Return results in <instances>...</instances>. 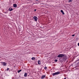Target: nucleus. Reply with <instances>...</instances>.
<instances>
[{
  "label": "nucleus",
  "mask_w": 79,
  "mask_h": 79,
  "mask_svg": "<svg viewBox=\"0 0 79 79\" xmlns=\"http://www.w3.org/2000/svg\"><path fill=\"white\" fill-rule=\"evenodd\" d=\"M36 1H39V0H35Z\"/></svg>",
  "instance_id": "22"
},
{
  "label": "nucleus",
  "mask_w": 79,
  "mask_h": 79,
  "mask_svg": "<svg viewBox=\"0 0 79 79\" xmlns=\"http://www.w3.org/2000/svg\"><path fill=\"white\" fill-rule=\"evenodd\" d=\"M60 12H61V13H62L63 12V10H60Z\"/></svg>",
  "instance_id": "14"
},
{
  "label": "nucleus",
  "mask_w": 79,
  "mask_h": 79,
  "mask_svg": "<svg viewBox=\"0 0 79 79\" xmlns=\"http://www.w3.org/2000/svg\"><path fill=\"white\" fill-rule=\"evenodd\" d=\"M27 73H25L24 75V77H27Z\"/></svg>",
  "instance_id": "9"
},
{
  "label": "nucleus",
  "mask_w": 79,
  "mask_h": 79,
  "mask_svg": "<svg viewBox=\"0 0 79 79\" xmlns=\"http://www.w3.org/2000/svg\"><path fill=\"white\" fill-rule=\"evenodd\" d=\"M38 63L39 64H41V62L40 60H38Z\"/></svg>",
  "instance_id": "8"
},
{
  "label": "nucleus",
  "mask_w": 79,
  "mask_h": 79,
  "mask_svg": "<svg viewBox=\"0 0 79 79\" xmlns=\"http://www.w3.org/2000/svg\"><path fill=\"white\" fill-rule=\"evenodd\" d=\"M4 13H5V14L6 13V12H5Z\"/></svg>",
  "instance_id": "23"
},
{
  "label": "nucleus",
  "mask_w": 79,
  "mask_h": 79,
  "mask_svg": "<svg viewBox=\"0 0 79 79\" xmlns=\"http://www.w3.org/2000/svg\"><path fill=\"white\" fill-rule=\"evenodd\" d=\"M79 61V59H78V60H76V61Z\"/></svg>",
  "instance_id": "19"
},
{
  "label": "nucleus",
  "mask_w": 79,
  "mask_h": 79,
  "mask_svg": "<svg viewBox=\"0 0 79 79\" xmlns=\"http://www.w3.org/2000/svg\"><path fill=\"white\" fill-rule=\"evenodd\" d=\"M10 69H9V68H8L7 69V71H8V70H9Z\"/></svg>",
  "instance_id": "15"
},
{
  "label": "nucleus",
  "mask_w": 79,
  "mask_h": 79,
  "mask_svg": "<svg viewBox=\"0 0 79 79\" xmlns=\"http://www.w3.org/2000/svg\"><path fill=\"white\" fill-rule=\"evenodd\" d=\"M74 35H72V37H74Z\"/></svg>",
  "instance_id": "18"
},
{
  "label": "nucleus",
  "mask_w": 79,
  "mask_h": 79,
  "mask_svg": "<svg viewBox=\"0 0 79 79\" xmlns=\"http://www.w3.org/2000/svg\"><path fill=\"white\" fill-rule=\"evenodd\" d=\"M64 56H65V54H61L58 55L57 56V57H58V58H61L62 57Z\"/></svg>",
  "instance_id": "2"
},
{
  "label": "nucleus",
  "mask_w": 79,
  "mask_h": 79,
  "mask_svg": "<svg viewBox=\"0 0 79 79\" xmlns=\"http://www.w3.org/2000/svg\"><path fill=\"white\" fill-rule=\"evenodd\" d=\"M72 2V0H69V2Z\"/></svg>",
  "instance_id": "13"
},
{
  "label": "nucleus",
  "mask_w": 79,
  "mask_h": 79,
  "mask_svg": "<svg viewBox=\"0 0 79 79\" xmlns=\"http://www.w3.org/2000/svg\"><path fill=\"white\" fill-rule=\"evenodd\" d=\"M78 46H79V43H78Z\"/></svg>",
  "instance_id": "20"
},
{
  "label": "nucleus",
  "mask_w": 79,
  "mask_h": 79,
  "mask_svg": "<svg viewBox=\"0 0 79 79\" xmlns=\"http://www.w3.org/2000/svg\"><path fill=\"white\" fill-rule=\"evenodd\" d=\"M2 64L3 65V66H6V63L5 62H2Z\"/></svg>",
  "instance_id": "4"
},
{
  "label": "nucleus",
  "mask_w": 79,
  "mask_h": 79,
  "mask_svg": "<svg viewBox=\"0 0 79 79\" xmlns=\"http://www.w3.org/2000/svg\"><path fill=\"white\" fill-rule=\"evenodd\" d=\"M35 57L31 58V60H35Z\"/></svg>",
  "instance_id": "10"
},
{
  "label": "nucleus",
  "mask_w": 79,
  "mask_h": 79,
  "mask_svg": "<svg viewBox=\"0 0 79 79\" xmlns=\"http://www.w3.org/2000/svg\"><path fill=\"white\" fill-rule=\"evenodd\" d=\"M60 74V72L58 71L56 72H55V73H54L52 74V76H55V75H58V74Z\"/></svg>",
  "instance_id": "1"
},
{
  "label": "nucleus",
  "mask_w": 79,
  "mask_h": 79,
  "mask_svg": "<svg viewBox=\"0 0 79 79\" xmlns=\"http://www.w3.org/2000/svg\"><path fill=\"white\" fill-rule=\"evenodd\" d=\"M13 10V8H10L9 9V10L10 11H12V10Z\"/></svg>",
  "instance_id": "7"
},
{
  "label": "nucleus",
  "mask_w": 79,
  "mask_h": 79,
  "mask_svg": "<svg viewBox=\"0 0 79 79\" xmlns=\"http://www.w3.org/2000/svg\"><path fill=\"white\" fill-rule=\"evenodd\" d=\"M45 77V75H43L41 76V79H44Z\"/></svg>",
  "instance_id": "6"
},
{
  "label": "nucleus",
  "mask_w": 79,
  "mask_h": 79,
  "mask_svg": "<svg viewBox=\"0 0 79 79\" xmlns=\"http://www.w3.org/2000/svg\"><path fill=\"white\" fill-rule=\"evenodd\" d=\"M55 61L56 62H57L58 61V60H55Z\"/></svg>",
  "instance_id": "17"
},
{
  "label": "nucleus",
  "mask_w": 79,
  "mask_h": 79,
  "mask_svg": "<svg viewBox=\"0 0 79 79\" xmlns=\"http://www.w3.org/2000/svg\"><path fill=\"white\" fill-rule=\"evenodd\" d=\"M34 10H35V11H36L37 10L36 9H35Z\"/></svg>",
  "instance_id": "21"
},
{
  "label": "nucleus",
  "mask_w": 79,
  "mask_h": 79,
  "mask_svg": "<svg viewBox=\"0 0 79 79\" xmlns=\"http://www.w3.org/2000/svg\"><path fill=\"white\" fill-rule=\"evenodd\" d=\"M33 19H34V20H35V21H37V17L36 16H34L33 17Z\"/></svg>",
  "instance_id": "3"
},
{
  "label": "nucleus",
  "mask_w": 79,
  "mask_h": 79,
  "mask_svg": "<svg viewBox=\"0 0 79 79\" xmlns=\"http://www.w3.org/2000/svg\"><path fill=\"white\" fill-rule=\"evenodd\" d=\"M21 71H22V70H20L18 71V73H20V72H21Z\"/></svg>",
  "instance_id": "11"
},
{
  "label": "nucleus",
  "mask_w": 79,
  "mask_h": 79,
  "mask_svg": "<svg viewBox=\"0 0 79 79\" xmlns=\"http://www.w3.org/2000/svg\"><path fill=\"white\" fill-rule=\"evenodd\" d=\"M44 69H47V67H45L44 68Z\"/></svg>",
  "instance_id": "12"
},
{
  "label": "nucleus",
  "mask_w": 79,
  "mask_h": 79,
  "mask_svg": "<svg viewBox=\"0 0 79 79\" xmlns=\"http://www.w3.org/2000/svg\"><path fill=\"white\" fill-rule=\"evenodd\" d=\"M13 6L14 8H16V7H17V4H14Z\"/></svg>",
  "instance_id": "5"
},
{
  "label": "nucleus",
  "mask_w": 79,
  "mask_h": 79,
  "mask_svg": "<svg viewBox=\"0 0 79 79\" xmlns=\"http://www.w3.org/2000/svg\"><path fill=\"white\" fill-rule=\"evenodd\" d=\"M63 14V15H64V12H63L62 13Z\"/></svg>",
  "instance_id": "16"
}]
</instances>
